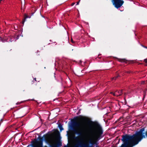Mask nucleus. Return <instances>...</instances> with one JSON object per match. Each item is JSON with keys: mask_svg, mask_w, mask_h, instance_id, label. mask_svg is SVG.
Masks as SVG:
<instances>
[{"mask_svg": "<svg viewBox=\"0 0 147 147\" xmlns=\"http://www.w3.org/2000/svg\"><path fill=\"white\" fill-rule=\"evenodd\" d=\"M59 127L60 129V131H61L63 130V128L62 127V125L61 124H59Z\"/></svg>", "mask_w": 147, "mask_h": 147, "instance_id": "10", "label": "nucleus"}, {"mask_svg": "<svg viewBox=\"0 0 147 147\" xmlns=\"http://www.w3.org/2000/svg\"><path fill=\"white\" fill-rule=\"evenodd\" d=\"M22 102H20V103H19V102H17V103H16V104H17V105L19 104H20V103H22Z\"/></svg>", "mask_w": 147, "mask_h": 147, "instance_id": "20", "label": "nucleus"}, {"mask_svg": "<svg viewBox=\"0 0 147 147\" xmlns=\"http://www.w3.org/2000/svg\"><path fill=\"white\" fill-rule=\"evenodd\" d=\"M8 40V39H6L5 38H2L1 37H0V41H1L3 42H7Z\"/></svg>", "mask_w": 147, "mask_h": 147, "instance_id": "9", "label": "nucleus"}, {"mask_svg": "<svg viewBox=\"0 0 147 147\" xmlns=\"http://www.w3.org/2000/svg\"><path fill=\"white\" fill-rule=\"evenodd\" d=\"M71 41L72 43H74V42L72 39H71Z\"/></svg>", "mask_w": 147, "mask_h": 147, "instance_id": "21", "label": "nucleus"}, {"mask_svg": "<svg viewBox=\"0 0 147 147\" xmlns=\"http://www.w3.org/2000/svg\"><path fill=\"white\" fill-rule=\"evenodd\" d=\"M129 92H128L127 93H124V95L125 96L126 94H127L128 93H129Z\"/></svg>", "mask_w": 147, "mask_h": 147, "instance_id": "17", "label": "nucleus"}, {"mask_svg": "<svg viewBox=\"0 0 147 147\" xmlns=\"http://www.w3.org/2000/svg\"><path fill=\"white\" fill-rule=\"evenodd\" d=\"M70 127L75 134L81 136L88 132L89 136L97 141L102 138L103 130L97 121H93L85 117L76 116L71 120Z\"/></svg>", "mask_w": 147, "mask_h": 147, "instance_id": "1", "label": "nucleus"}, {"mask_svg": "<svg viewBox=\"0 0 147 147\" xmlns=\"http://www.w3.org/2000/svg\"><path fill=\"white\" fill-rule=\"evenodd\" d=\"M116 92L117 93V96H119L121 95L123 93V92H122V90H119V91H116Z\"/></svg>", "mask_w": 147, "mask_h": 147, "instance_id": "8", "label": "nucleus"}, {"mask_svg": "<svg viewBox=\"0 0 147 147\" xmlns=\"http://www.w3.org/2000/svg\"><path fill=\"white\" fill-rule=\"evenodd\" d=\"M58 132V133H59V135L58 136V137H59L60 138V135H59V131ZM60 138H59V140H60Z\"/></svg>", "mask_w": 147, "mask_h": 147, "instance_id": "18", "label": "nucleus"}, {"mask_svg": "<svg viewBox=\"0 0 147 147\" xmlns=\"http://www.w3.org/2000/svg\"><path fill=\"white\" fill-rule=\"evenodd\" d=\"M50 138V135L48 134H47L43 135V137H41L39 136L38 137L39 141H38L35 140V142H32L33 143H37L38 144V147H43V141L44 140L46 142H48L49 141Z\"/></svg>", "mask_w": 147, "mask_h": 147, "instance_id": "3", "label": "nucleus"}, {"mask_svg": "<svg viewBox=\"0 0 147 147\" xmlns=\"http://www.w3.org/2000/svg\"><path fill=\"white\" fill-rule=\"evenodd\" d=\"M112 2L115 7L117 9L120 7L124 3V1L121 0H113Z\"/></svg>", "mask_w": 147, "mask_h": 147, "instance_id": "5", "label": "nucleus"}, {"mask_svg": "<svg viewBox=\"0 0 147 147\" xmlns=\"http://www.w3.org/2000/svg\"><path fill=\"white\" fill-rule=\"evenodd\" d=\"M117 61L121 63H127V61L125 59H117Z\"/></svg>", "mask_w": 147, "mask_h": 147, "instance_id": "7", "label": "nucleus"}, {"mask_svg": "<svg viewBox=\"0 0 147 147\" xmlns=\"http://www.w3.org/2000/svg\"><path fill=\"white\" fill-rule=\"evenodd\" d=\"M147 90V89H146L145 90H144V91H143V92H144V96H143V99L144 98V97H145V94H146V91Z\"/></svg>", "mask_w": 147, "mask_h": 147, "instance_id": "12", "label": "nucleus"}, {"mask_svg": "<svg viewBox=\"0 0 147 147\" xmlns=\"http://www.w3.org/2000/svg\"><path fill=\"white\" fill-rule=\"evenodd\" d=\"M74 139L77 141V144L74 147H92V146H89L88 145L83 144L80 141L78 137H75Z\"/></svg>", "mask_w": 147, "mask_h": 147, "instance_id": "6", "label": "nucleus"}, {"mask_svg": "<svg viewBox=\"0 0 147 147\" xmlns=\"http://www.w3.org/2000/svg\"><path fill=\"white\" fill-rule=\"evenodd\" d=\"M144 61L146 63H147V59H145L144 60Z\"/></svg>", "mask_w": 147, "mask_h": 147, "instance_id": "16", "label": "nucleus"}, {"mask_svg": "<svg viewBox=\"0 0 147 147\" xmlns=\"http://www.w3.org/2000/svg\"><path fill=\"white\" fill-rule=\"evenodd\" d=\"M9 38H10V39L9 40V41H10L11 42H12L13 41V40H12V39L11 38L10 36L9 37Z\"/></svg>", "mask_w": 147, "mask_h": 147, "instance_id": "15", "label": "nucleus"}, {"mask_svg": "<svg viewBox=\"0 0 147 147\" xmlns=\"http://www.w3.org/2000/svg\"><path fill=\"white\" fill-rule=\"evenodd\" d=\"M78 4H79V2H77V5H78Z\"/></svg>", "mask_w": 147, "mask_h": 147, "instance_id": "23", "label": "nucleus"}, {"mask_svg": "<svg viewBox=\"0 0 147 147\" xmlns=\"http://www.w3.org/2000/svg\"><path fill=\"white\" fill-rule=\"evenodd\" d=\"M75 3H73L71 4V6H73V5H74V4H75Z\"/></svg>", "mask_w": 147, "mask_h": 147, "instance_id": "19", "label": "nucleus"}, {"mask_svg": "<svg viewBox=\"0 0 147 147\" xmlns=\"http://www.w3.org/2000/svg\"><path fill=\"white\" fill-rule=\"evenodd\" d=\"M127 145H122L120 147H126Z\"/></svg>", "mask_w": 147, "mask_h": 147, "instance_id": "14", "label": "nucleus"}, {"mask_svg": "<svg viewBox=\"0 0 147 147\" xmlns=\"http://www.w3.org/2000/svg\"><path fill=\"white\" fill-rule=\"evenodd\" d=\"M146 138V136L137 139H136L135 140H132V141H131V142L128 143L126 147H132L138 144L139 142L141 141L143 138Z\"/></svg>", "mask_w": 147, "mask_h": 147, "instance_id": "4", "label": "nucleus"}, {"mask_svg": "<svg viewBox=\"0 0 147 147\" xmlns=\"http://www.w3.org/2000/svg\"><path fill=\"white\" fill-rule=\"evenodd\" d=\"M110 94H113V95L114 96H117V93L116 92V91L115 93H113L112 92H110Z\"/></svg>", "mask_w": 147, "mask_h": 147, "instance_id": "11", "label": "nucleus"}, {"mask_svg": "<svg viewBox=\"0 0 147 147\" xmlns=\"http://www.w3.org/2000/svg\"><path fill=\"white\" fill-rule=\"evenodd\" d=\"M119 75H118V76H116V77H113V78H112V80H115L116 79L118 78L119 77Z\"/></svg>", "mask_w": 147, "mask_h": 147, "instance_id": "13", "label": "nucleus"}, {"mask_svg": "<svg viewBox=\"0 0 147 147\" xmlns=\"http://www.w3.org/2000/svg\"><path fill=\"white\" fill-rule=\"evenodd\" d=\"M146 48H147V47H146Z\"/></svg>", "mask_w": 147, "mask_h": 147, "instance_id": "24", "label": "nucleus"}, {"mask_svg": "<svg viewBox=\"0 0 147 147\" xmlns=\"http://www.w3.org/2000/svg\"><path fill=\"white\" fill-rule=\"evenodd\" d=\"M146 65L147 66V65Z\"/></svg>", "mask_w": 147, "mask_h": 147, "instance_id": "25", "label": "nucleus"}, {"mask_svg": "<svg viewBox=\"0 0 147 147\" xmlns=\"http://www.w3.org/2000/svg\"><path fill=\"white\" fill-rule=\"evenodd\" d=\"M34 80H35V81H36V78H34Z\"/></svg>", "mask_w": 147, "mask_h": 147, "instance_id": "22", "label": "nucleus"}, {"mask_svg": "<svg viewBox=\"0 0 147 147\" xmlns=\"http://www.w3.org/2000/svg\"><path fill=\"white\" fill-rule=\"evenodd\" d=\"M145 131V128H143L140 129L139 131H137L136 133L133 134L132 136L126 134L122 136L121 140L123 142L124 144L122 145H127L128 143L135 140L136 139L139 138L144 136H146L147 131L145 132H144Z\"/></svg>", "mask_w": 147, "mask_h": 147, "instance_id": "2", "label": "nucleus"}]
</instances>
